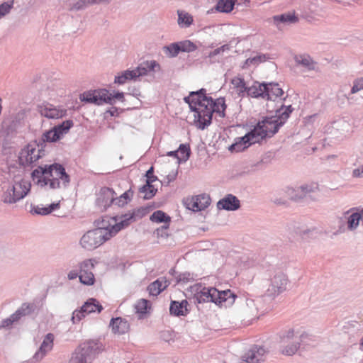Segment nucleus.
<instances>
[{
  "instance_id": "nucleus-23",
  "label": "nucleus",
  "mask_w": 363,
  "mask_h": 363,
  "mask_svg": "<svg viewBox=\"0 0 363 363\" xmlns=\"http://www.w3.org/2000/svg\"><path fill=\"white\" fill-rule=\"evenodd\" d=\"M230 49V46L228 44H225L208 53H206L203 56V59L208 64H215L219 62L220 59L223 55V53L228 52Z\"/></svg>"
},
{
  "instance_id": "nucleus-27",
  "label": "nucleus",
  "mask_w": 363,
  "mask_h": 363,
  "mask_svg": "<svg viewBox=\"0 0 363 363\" xmlns=\"http://www.w3.org/2000/svg\"><path fill=\"white\" fill-rule=\"evenodd\" d=\"M267 83L255 82L253 84L248 86L247 95L252 98H262L265 99Z\"/></svg>"
},
{
  "instance_id": "nucleus-54",
  "label": "nucleus",
  "mask_w": 363,
  "mask_h": 363,
  "mask_svg": "<svg viewBox=\"0 0 363 363\" xmlns=\"http://www.w3.org/2000/svg\"><path fill=\"white\" fill-rule=\"evenodd\" d=\"M184 204L186 206V208L189 210H191L194 212H198V203L195 201L194 197L191 198H186L184 200Z\"/></svg>"
},
{
  "instance_id": "nucleus-8",
  "label": "nucleus",
  "mask_w": 363,
  "mask_h": 363,
  "mask_svg": "<svg viewBox=\"0 0 363 363\" xmlns=\"http://www.w3.org/2000/svg\"><path fill=\"white\" fill-rule=\"evenodd\" d=\"M45 155L42 145L35 141L28 143L20 152L18 160L21 165L27 167L33 164Z\"/></svg>"
},
{
  "instance_id": "nucleus-37",
  "label": "nucleus",
  "mask_w": 363,
  "mask_h": 363,
  "mask_svg": "<svg viewBox=\"0 0 363 363\" xmlns=\"http://www.w3.org/2000/svg\"><path fill=\"white\" fill-rule=\"evenodd\" d=\"M360 220V211L352 213L347 217V229L350 231H354L358 228Z\"/></svg>"
},
{
  "instance_id": "nucleus-52",
  "label": "nucleus",
  "mask_w": 363,
  "mask_h": 363,
  "mask_svg": "<svg viewBox=\"0 0 363 363\" xmlns=\"http://www.w3.org/2000/svg\"><path fill=\"white\" fill-rule=\"evenodd\" d=\"M298 189L301 193V196H306L308 194H310L311 192H315L316 190H318V185L315 183H312L310 184H304V185H301V186H299Z\"/></svg>"
},
{
  "instance_id": "nucleus-15",
  "label": "nucleus",
  "mask_w": 363,
  "mask_h": 363,
  "mask_svg": "<svg viewBox=\"0 0 363 363\" xmlns=\"http://www.w3.org/2000/svg\"><path fill=\"white\" fill-rule=\"evenodd\" d=\"M94 267V264L91 259H86L80 263L79 278L81 283L88 286L94 284L95 281L94 275L92 272Z\"/></svg>"
},
{
  "instance_id": "nucleus-9",
  "label": "nucleus",
  "mask_w": 363,
  "mask_h": 363,
  "mask_svg": "<svg viewBox=\"0 0 363 363\" xmlns=\"http://www.w3.org/2000/svg\"><path fill=\"white\" fill-rule=\"evenodd\" d=\"M289 283L286 275L282 272H275L269 279V284L266 291L267 296L274 298L286 291Z\"/></svg>"
},
{
  "instance_id": "nucleus-59",
  "label": "nucleus",
  "mask_w": 363,
  "mask_h": 363,
  "mask_svg": "<svg viewBox=\"0 0 363 363\" xmlns=\"http://www.w3.org/2000/svg\"><path fill=\"white\" fill-rule=\"evenodd\" d=\"M31 213L45 216L49 214V211L48 210L47 207L37 206H35L33 210H31Z\"/></svg>"
},
{
  "instance_id": "nucleus-3",
  "label": "nucleus",
  "mask_w": 363,
  "mask_h": 363,
  "mask_svg": "<svg viewBox=\"0 0 363 363\" xmlns=\"http://www.w3.org/2000/svg\"><path fill=\"white\" fill-rule=\"evenodd\" d=\"M30 186V183L23 179L3 182L1 201L7 204L16 203L28 194Z\"/></svg>"
},
{
  "instance_id": "nucleus-55",
  "label": "nucleus",
  "mask_w": 363,
  "mask_h": 363,
  "mask_svg": "<svg viewBox=\"0 0 363 363\" xmlns=\"http://www.w3.org/2000/svg\"><path fill=\"white\" fill-rule=\"evenodd\" d=\"M89 362L78 350L72 354L69 363H88Z\"/></svg>"
},
{
  "instance_id": "nucleus-61",
  "label": "nucleus",
  "mask_w": 363,
  "mask_h": 363,
  "mask_svg": "<svg viewBox=\"0 0 363 363\" xmlns=\"http://www.w3.org/2000/svg\"><path fill=\"white\" fill-rule=\"evenodd\" d=\"M154 173V168L153 167H151L147 172H146V181H149V179H155V182L157 179V177L153 174Z\"/></svg>"
},
{
  "instance_id": "nucleus-6",
  "label": "nucleus",
  "mask_w": 363,
  "mask_h": 363,
  "mask_svg": "<svg viewBox=\"0 0 363 363\" xmlns=\"http://www.w3.org/2000/svg\"><path fill=\"white\" fill-rule=\"evenodd\" d=\"M209 96L206 95V90L201 89L196 91H191L188 96L184 97V101L189 104L191 111L194 112V124L196 126L197 123H201L203 118V113L205 109L203 108Z\"/></svg>"
},
{
  "instance_id": "nucleus-31",
  "label": "nucleus",
  "mask_w": 363,
  "mask_h": 363,
  "mask_svg": "<svg viewBox=\"0 0 363 363\" xmlns=\"http://www.w3.org/2000/svg\"><path fill=\"white\" fill-rule=\"evenodd\" d=\"M188 302L186 300H184L181 302L172 301L170 304L169 311L172 315L175 316L184 315H185L187 309Z\"/></svg>"
},
{
  "instance_id": "nucleus-11",
  "label": "nucleus",
  "mask_w": 363,
  "mask_h": 363,
  "mask_svg": "<svg viewBox=\"0 0 363 363\" xmlns=\"http://www.w3.org/2000/svg\"><path fill=\"white\" fill-rule=\"evenodd\" d=\"M82 101L102 105L104 104H111V94L106 89L90 90L84 92L79 96Z\"/></svg>"
},
{
  "instance_id": "nucleus-43",
  "label": "nucleus",
  "mask_w": 363,
  "mask_h": 363,
  "mask_svg": "<svg viewBox=\"0 0 363 363\" xmlns=\"http://www.w3.org/2000/svg\"><path fill=\"white\" fill-rule=\"evenodd\" d=\"M267 59V55L264 54H259L255 57H249L245 61L242 68H247L250 65H258L261 62H265Z\"/></svg>"
},
{
  "instance_id": "nucleus-20",
  "label": "nucleus",
  "mask_w": 363,
  "mask_h": 363,
  "mask_svg": "<svg viewBox=\"0 0 363 363\" xmlns=\"http://www.w3.org/2000/svg\"><path fill=\"white\" fill-rule=\"evenodd\" d=\"M361 91H363V77L355 78L352 82L350 91L346 96L350 104L359 105L362 103L363 96H354L355 94Z\"/></svg>"
},
{
  "instance_id": "nucleus-2",
  "label": "nucleus",
  "mask_w": 363,
  "mask_h": 363,
  "mask_svg": "<svg viewBox=\"0 0 363 363\" xmlns=\"http://www.w3.org/2000/svg\"><path fill=\"white\" fill-rule=\"evenodd\" d=\"M194 294V302L198 303L212 302L220 307L232 306L236 296L230 290L218 291L214 287H205L196 284L190 287Z\"/></svg>"
},
{
  "instance_id": "nucleus-32",
  "label": "nucleus",
  "mask_w": 363,
  "mask_h": 363,
  "mask_svg": "<svg viewBox=\"0 0 363 363\" xmlns=\"http://www.w3.org/2000/svg\"><path fill=\"white\" fill-rule=\"evenodd\" d=\"M82 311L85 312L86 315L97 311L100 313L103 307L95 298H89L87 300L82 306Z\"/></svg>"
},
{
  "instance_id": "nucleus-33",
  "label": "nucleus",
  "mask_w": 363,
  "mask_h": 363,
  "mask_svg": "<svg viewBox=\"0 0 363 363\" xmlns=\"http://www.w3.org/2000/svg\"><path fill=\"white\" fill-rule=\"evenodd\" d=\"M231 84L233 85L234 88L236 89L239 96L242 97L247 94L248 86H246L243 78L240 77H235L231 79Z\"/></svg>"
},
{
  "instance_id": "nucleus-47",
  "label": "nucleus",
  "mask_w": 363,
  "mask_h": 363,
  "mask_svg": "<svg viewBox=\"0 0 363 363\" xmlns=\"http://www.w3.org/2000/svg\"><path fill=\"white\" fill-rule=\"evenodd\" d=\"M177 151H179V154L181 155L179 158V164L181 162H185L189 160L191 154V150L189 145L181 144Z\"/></svg>"
},
{
  "instance_id": "nucleus-62",
  "label": "nucleus",
  "mask_w": 363,
  "mask_h": 363,
  "mask_svg": "<svg viewBox=\"0 0 363 363\" xmlns=\"http://www.w3.org/2000/svg\"><path fill=\"white\" fill-rule=\"evenodd\" d=\"M334 125L335 128H339V127H342V128H348L350 125L349 123L345 121V120H339V121H337L334 123Z\"/></svg>"
},
{
  "instance_id": "nucleus-10",
  "label": "nucleus",
  "mask_w": 363,
  "mask_h": 363,
  "mask_svg": "<svg viewBox=\"0 0 363 363\" xmlns=\"http://www.w3.org/2000/svg\"><path fill=\"white\" fill-rule=\"evenodd\" d=\"M104 231L101 230H91L87 231L81 238V246L87 250H92L102 245L107 240Z\"/></svg>"
},
{
  "instance_id": "nucleus-25",
  "label": "nucleus",
  "mask_w": 363,
  "mask_h": 363,
  "mask_svg": "<svg viewBox=\"0 0 363 363\" xmlns=\"http://www.w3.org/2000/svg\"><path fill=\"white\" fill-rule=\"evenodd\" d=\"M109 326L115 334L122 335L127 333L129 330L128 321L121 317L113 318L111 320Z\"/></svg>"
},
{
  "instance_id": "nucleus-63",
  "label": "nucleus",
  "mask_w": 363,
  "mask_h": 363,
  "mask_svg": "<svg viewBox=\"0 0 363 363\" xmlns=\"http://www.w3.org/2000/svg\"><path fill=\"white\" fill-rule=\"evenodd\" d=\"M79 276V274L76 270H72L67 274V277L69 280H73Z\"/></svg>"
},
{
  "instance_id": "nucleus-38",
  "label": "nucleus",
  "mask_w": 363,
  "mask_h": 363,
  "mask_svg": "<svg viewBox=\"0 0 363 363\" xmlns=\"http://www.w3.org/2000/svg\"><path fill=\"white\" fill-rule=\"evenodd\" d=\"M136 79L137 78L134 69H127L122 72L121 74H119L118 76H116L115 77L114 82L118 84H124L126 82L129 80L135 81Z\"/></svg>"
},
{
  "instance_id": "nucleus-1",
  "label": "nucleus",
  "mask_w": 363,
  "mask_h": 363,
  "mask_svg": "<svg viewBox=\"0 0 363 363\" xmlns=\"http://www.w3.org/2000/svg\"><path fill=\"white\" fill-rule=\"evenodd\" d=\"M293 110L291 105L284 106L281 102L280 106L275 110L274 116L263 117L262 120L259 121L252 130L257 141L259 142L260 140L266 137H272L277 133L279 128L289 118Z\"/></svg>"
},
{
  "instance_id": "nucleus-29",
  "label": "nucleus",
  "mask_w": 363,
  "mask_h": 363,
  "mask_svg": "<svg viewBox=\"0 0 363 363\" xmlns=\"http://www.w3.org/2000/svg\"><path fill=\"white\" fill-rule=\"evenodd\" d=\"M266 95L265 99L275 101L277 99L281 97L284 94V91L277 83H267L266 86Z\"/></svg>"
},
{
  "instance_id": "nucleus-48",
  "label": "nucleus",
  "mask_w": 363,
  "mask_h": 363,
  "mask_svg": "<svg viewBox=\"0 0 363 363\" xmlns=\"http://www.w3.org/2000/svg\"><path fill=\"white\" fill-rule=\"evenodd\" d=\"M59 140V136H57V133L55 131V129L52 128L48 131L45 132L41 137L40 143L43 144L45 142H56Z\"/></svg>"
},
{
  "instance_id": "nucleus-50",
  "label": "nucleus",
  "mask_w": 363,
  "mask_h": 363,
  "mask_svg": "<svg viewBox=\"0 0 363 363\" xmlns=\"http://www.w3.org/2000/svg\"><path fill=\"white\" fill-rule=\"evenodd\" d=\"M320 233V230L315 227L305 228L299 231V234L303 238H316Z\"/></svg>"
},
{
  "instance_id": "nucleus-53",
  "label": "nucleus",
  "mask_w": 363,
  "mask_h": 363,
  "mask_svg": "<svg viewBox=\"0 0 363 363\" xmlns=\"http://www.w3.org/2000/svg\"><path fill=\"white\" fill-rule=\"evenodd\" d=\"M149 308V302L145 299L139 300L135 304V308L136 313L140 314H145Z\"/></svg>"
},
{
  "instance_id": "nucleus-26",
  "label": "nucleus",
  "mask_w": 363,
  "mask_h": 363,
  "mask_svg": "<svg viewBox=\"0 0 363 363\" xmlns=\"http://www.w3.org/2000/svg\"><path fill=\"white\" fill-rule=\"evenodd\" d=\"M169 284V281H168L165 277H161L151 283L148 286L147 290L150 295L157 296L164 291Z\"/></svg>"
},
{
  "instance_id": "nucleus-4",
  "label": "nucleus",
  "mask_w": 363,
  "mask_h": 363,
  "mask_svg": "<svg viewBox=\"0 0 363 363\" xmlns=\"http://www.w3.org/2000/svg\"><path fill=\"white\" fill-rule=\"evenodd\" d=\"M308 336L305 332L295 331L289 328L279 335L280 352L286 356H292L298 350L301 343Z\"/></svg>"
},
{
  "instance_id": "nucleus-21",
  "label": "nucleus",
  "mask_w": 363,
  "mask_h": 363,
  "mask_svg": "<svg viewBox=\"0 0 363 363\" xmlns=\"http://www.w3.org/2000/svg\"><path fill=\"white\" fill-rule=\"evenodd\" d=\"M266 351L262 346L254 345L242 357L247 363H259L264 360Z\"/></svg>"
},
{
  "instance_id": "nucleus-7",
  "label": "nucleus",
  "mask_w": 363,
  "mask_h": 363,
  "mask_svg": "<svg viewBox=\"0 0 363 363\" xmlns=\"http://www.w3.org/2000/svg\"><path fill=\"white\" fill-rule=\"evenodd\" d=\"M203 108L205 109V111L204 113H203L201 123H197L196 125L197 128L201 130H204L211 125L213 113H218L220 117L225 116V110L226 108L225 99L220 97L213 100L211 96H209L206 105H205Z\"/></svg>"
},
{
  "instance_id": "nucleus-13",
  "label": "nucleus",
  "mask_w": 363,
  "mask_h": 363,
  "mask_svg": "<svg viewBox=\"0 0 363 363\" xmlns=\"http://www.w3.org/2000/svg\"><path fill=\"white\" fill-rule=\"evenodd\" d=\"M38 111L42 116L48 119H58L67 115L66 109L48 102H44L38 105Z\"/></svg>"
},
{
  "instance_id": "nucleus-5",
  "label": "nucleus",
  "mask_w": 363,
  "mask_h": 363,
  "mask_svg": "<svg viewBox=\"0 0 363 363\" xmlns=\"http://www.w3.org/2000/svg\"><path fill=\"white\" fill-rule=\"evenodd\" d=\"M134 219V213H125L118 217H105L97 223L95 230H101L106 234L104 238L108 240L120 230L128 227Z\"/></svg>"
},
{
  "instance_id": "nucleus-12",
  "label": "nucleus",
  "mask_w": 363,
  "mask_h": 363,
  "mask_svg": "<svg viewBox=\"0 0 363 363\" xmlns=\"http://www.w3.org/2000/svg\"><path fill=\"white\" fill-rule=\"evenodd\" d=\"M104 350L102 343L98 340H89L83 342L79 352L90 362L93 358Z\"/></svg>"
},
{
  "instance_id": "nucleus-22",
  "label": "nucleus",
  "mask_w": 363,
  "mask_h": 363,
  "mask_svg": "<svg viewBox=\"0 0 363 363\" xmlns=\"http://www.w3.org/2000/svg\"><path fill=\"white\" fill-rule=\"evenodd\" d=\"M218 209L226 211H236L240 207L239 199L233 194H228L217 203Z\"/></svg>"
},
{
  "instance_id": "nucleus-34",
  "label": "nucleus",
  "mask_w": 363,
  "mask_h": 363,
  "mask_svg": "<svg viewBox=\"0 0 363 363\" xmlns=\"http://www.w3.org/2000/svg\"><path fill=\"white\" fill-rule=\"evenodd\" d=\"M295 60L298 65H302L307 70H315L316 69V62L308 55L296 56Z\"/></svg>"
},
{
  "instance_id": "nucleus-51",
  "label": "nucleus",
  "mask_w": 363,
  "mask_h": 363,
  "mask_svg": "<svg viewBox=\"0 0 363 363\" xmlns=\"http://www.w3.org/2000/svg\"><path fill=\"white\" fill-rule=\"evenodd\" d=\"M52 179L47 177V179H43L42 184V186L49 185L50 188L52 189H56L61 187V182L59 181V179L56 177H51Z\"/></svg>"
},
{
  "instance_id": "nucleus-42",
  "label": "nucleus",
  "mask_w": 363,
  "mask_h": 363,
  "mask_svg": "<svg viewBox=\"0 0 363 363\" xmlns=\"http://www.w3.org/2000/svg\"><path fill=\"white\" fill-rule=\"evenodd\" d=\"M163 52L169 58L175 57L180 52L177 42L170 43L163 47Z\"/></svg>"
},
{
  "instance_id": "nucleus-35",
  "label": "nucleus",
  "mask_w": 363,
  "mask_h": 363,
  "mask_svg": "<svg viewBox=\"0 0 363 363\" xmlns=\"http://www.w3.org/2000/svg\"><path fill=\"white\" fill-rule=\"evenodd\" d=\"M155 182V179H149V181H146V184L143 185L140 188V193H144L145 195L143 199L145 200H148L152 199L157 191V189H156L152 183Z\"/></svg>"
},
{
  "instance_id": "nucleus-24",
  "label": "nucleus",
  "mask_w": 363,
  "mask_h": 363,
  "mask_svg": "<svg viewBox=\"0 0 363 363\" xmlns=\"http://www.w3.org/2000/svg\"><path fill=\"white\" fill-rule=\"evenodd\" d=\"M50 172H52L51 177H56L59 179V181H62V185L63 187H67L69 182L70 178L69 176L66 173L65 169L64 167L57 163L52 164L50 165Z\"/></svg>"
},
{
  "instance_id": "nucleus-46",
  "label": "nucleus",
  "mask_w": 363,
  "mask_h": 363,
  "mask_svg": "<svg viewBox=\"0 0 363 363\" xmlns=\"http://www.w3.org/2000/svg\"><path fill=\"white\" fill-rule=\"evenodd\" d=\"M180 52H191L197 50L198 47L195 43L189 40H185L177 42Z\"/></svg>"
},
{
  "instance_id": "nucleus-16",
  "label": "nucleus",
  "mask_w": 363,
  "mask_h": 363,
  "mask_svg": "<svg viewBox=\"0 0 363 363\" xmlns=\"http://www.w3.org/2000/svg\"><path fill=\"white\" fill-rule=\"evenodd\" d=\"M259 143L256 136L251 130L243 137L237 138L235 142L232 144L228 150L231 152H241L250 147L251 145Z\"/></svg>"
},
{
  "instance_id": "nucleus-14",
  "label": "nucleus",
  "mask_w": 363,
  "mask_h": 363,
  "mask_svg": "<svg viewBox=\"0 0 363 363\" xmlns=\"http://www.w3.org/2000/svg\"><path fill=\"white\" fill-rule=\"evenodd\" d=\"M35 309L33 303H24L10 317L4 319L0 323V328H6L12 325L13 323L18 321V320L25 315L30 314Z\"/></svg>"
},
{
  "instance_id": "nucleus-36",
  "label": "nucleus",
  "mask_w": 363,
  "mask_h": 363,
  "mask_svg": "<svg viewBox=\"0 0 363 363\" xmlns=\"http://www.w3.org/2000/svg\"><path fill=\"white\" fill-rule=\"evenodd\" d=\"M178 14V25L181 28H189L193 23V17L189 13L184 11H177Z\"/></svg>"
},
{
  "instance_id": "nucleus-40",
  "label": "nucleus",
  "mask_w": 363,
  "mask_h": 363,
  "mask_svg": "<svg viewBox=\"0 0 363 363\" xmlns=\"http://www.w3.org/2000/svg\"><path fill=\"white\" fill-rule=\"evenodd\" d=\"M237 0H219L216 6V10L222 13H229L234 7Z\"/></svg>"
},
{
  "instance_id": "nucleus-57",
  "label": "nucleus",
  "mask_w": 363,
  "mask_h": 363,
  "mask_svg": "<svg viewBox=\"0 0 363 363\" xmlns=\"http://www.w3.org/2000/svg\"><path fill=\"white\" fill-rule=\"evenodd\" d=\"M194 275L189 272L182 273V274H179V276L177 277V283L185 284V283H188L189 281H194Z\"/></svg>"
},
{
  "instance_id": "nucleus-60",
  "label": "nucleus",
  "mask_w": 363,
  "mask_h": 363,
  "mask_svg": "<svg viewBox=\"0 0 363 363\" xmlns=\"http://www.w3.org/2000/svg\"><path fill=\"white\" fill-rule=\"evenodd\" d=\"M352 177L354 178H362L363 177V165L360 166L358 168L353 169L352 171Z\"/></svg>"
},
{
  "instance_id": "nucleus-64",
  "label": "nucleus",
  "mask_w": 363,
  "mask_h": 363,
  "mask_svg": "<svg viewBox=\"0 0 363 363\" xmlns=\"http://www.w3.org/2000/svg\"><path fill=\"white\" fill-rule=\"evenodd\" d=\"M60 207L59 203H52L50 205H49L47 208L49 211V214L52 213L55 209H57Z\"/></svg>"
},
{
  "instance_id": "nucleus-28",
  "label": "nucleus",
  "mask_w": 363,
  "mask_h": 363,
  "mask_svg": "<svg viewBox=\"0 0 363 363\" xmlns=\"http://www.w3.org/2000/svg\"><path fill=\"white\" fill-rule=\"evenodd\" d=\"M274 23L280 28L281 24L289 25L294 24L298 21V17L294 13H285L281 15H277L273 16Z\"/></svg>"
},
{
  "instance_id": "nucleus-18",
  "label": "nucleus",
  "mask_w": 363,
  "mask_h": 363,
  "mask_svg": "<svg viewBox=\"0 0 363 363\" xmlns=\"http://www.w3.org/2000/svg\"><path fill=\"white\" fill-rule=\"evenodd\" d=\"M116 194L108 187H103L97 196L96 204L103 211H106L111 205H113L114 196Z\"/></svg>"
},
{
  "instance_id": "nucleus-44",
  "label": "nucleus",
  "mask_w": 363,
  "mask_h": 363,
  "mask_svg": "<svg viewBox=\"0 0 363 363\" xmlns=\"http://www.w3.org/2000/svg\"><path fill=\"white\" fill-rule=\"evenodd\" d=\"M194 197L195 199V201L198 203V208L199 211L206 208L211 203V198L207 194H203Z\"/></svg>"
},
{
  "instance_id": "nucleus-19",
  "label": "nucleus",
  "mask_w": 363,
  "mask_h": 363,
  "mask_svg": "<svg viewBox=\"0 0 363 363\" xmlns=\"http://www.w3.org/2000/svg\"><path fill=\"white\" fill-rule=\"evenodd\" d=\"M160 70V65L155 60H146L134 69L137 79L143 76H153L155 73Z\"/></svg>"
},
{
  "instance_id": "nucleus-30",
  "label": "nucleus",
  "mask_w": 363,
  "mask_h": 363,
  "mask_svg": "<svg viewBox=\"0 0 363 363\" xmlns=\"http://www.w3.org/2000/svg\"><path fill=\"white\" fill-rule=\"evenodd\" d=\"M49 170L50 166H39L38 168L34 169L31 174L33 180L37 179L38 184L42 186V184H43V179H47L45 175H49L50 177L52 176V172H50Z\"/></svg>"
},
{
  "instance_id": "nucleus-17",
  "label": "nucleus",
  "mask_w": 363,
  "mask_h": 363,
  "mask_svg": "<svg viewBox=\"0 0 363 363\" xmlns=\"http://www.w3.org/2000/svg\"><path fill=\"white\" fill-rule=\"evenodd\" d=\"M55 336L52 333H48L43 338L38 350L33 356L35 362H40L54 347Z\"/></svg>"
},
{
  "instance_id": "nucleus-49",
  "label": "nucleus",
  "mask_w": 363,
  "mask_h": 363,
  "mask_svg": "<svg viewBox=\"0 0 363 363\" xmlns=\"http://www.w3.org/2000/svg\"><path fill=\"white\" fill-rule=\"evenodd\" d=\"M88 5L90 4L87 0H78L70 1L67 6L69 11H79L84 9Z\"/></svg>"
},
{
  "instance_id": "nucleus-39",
  "label": "nucleus",
  "mask_w": 363,
  "mask_h": 363,
  "mask_svg": "<svg viewBox=\"0 0 363 363\" xmlns=\"http://www.w3.org/2000/svg\"><path fill=\"white\" fill-rule=\"evenodd\" d=\"M133 196V191L131 190V189L125 191L118 197H116L115 196L113 205H116L118 207H123L131 201Z\"/></svg>"
},
{
  "instance_id": "nucleus-45",
  "label": "nucleus",
  "mask_w": 363,
  "mask_h": 363,
  "mask_svg": "<svg viewBox=\"0 0 363 363\" xmlns=\"http://www.w3.org/2000/svg\"><path fill=\"white\" fill-rule=\"evenodd\" d=\"M150 220L156 223H169L171 220V218L162 211H155L150 216Z\"/></svg>"
},
{
  "instance_id": "nucleus-41",
  "label": "nucleus",
  "mask_w": 363,
  "mask_h": 363,
  "mask_svg": "<svg viewBox=\"0 0 363 363\" xmlns=\"http://www.w3.org/2000/svg\"><path fill=\"white\" fill-rule=\"evenodd\" d=\"M73 124L74 123L72 120H66L53 128L55 131L57 133V136H59V140L63 135L66 134L69 131V130L73 126Z\"/></svg>"
},
{
  "instance_id": "nucleus-58",
  "label": "nucleus",
  "mask_w": 363,
  "mask_h": 363,
  "mask_svg": "<svg viewBox=\"0 0 363 363\" xmlns=\"http://www.w3.org/2000/svg\"><path fill=\"white\" fill-rule=\"evenodd\" d=\"M13 6V3L4 2L0 5V18L9 13Z\"/></svg>"
},
{
  "instance_id": "nucleus-56",
  "label": "nucleus",
  "mask_w": 363,
  "mask_h": 363,
  "mask_svg": "<svg viewBox=\"0 0 363 363\" xmlns=\"http://www.w3.org/2000/svg\"><path fill=\"white\" fill-rule=\"evenodd\" d=\"M87 315L85 312L82 311V308L80 309H76L72 313V316L71 318V320L74 324L79 323L83 318Z\"/></svg>"
}]
</instances>
